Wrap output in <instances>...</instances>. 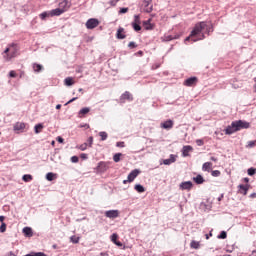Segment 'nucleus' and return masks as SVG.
I'll use <instances>...</instances> for the list:
<instances>
[{"label": "nucleus", "instance_id": "obj_1", "mask_svg": "<svg viewBox=\"0 0 256 256\" xmlns=\"http://www.w3.org/2000/svg\"><path fill=\"white\" fill-rule=\"evenodd\" d=\"M209 33H213V24L207 23L206 21L198 22L195 24L190 35L186 37L184 41L185 43H187V41L197 43V41H203V39H205V35H209Z\"/></svg>", "mask_w": 256, "mask_h": 256}, {"label": "nucleus", "instance_id": "obj_2", "mask_svg": "<svg viewBox=\"0 0 256 256\" xmlns=\"http://www.w3.org/2000/svg\"><path fill=\"white\" fill-rule=\"evenodd\" d=\"M250 124L247 121L243 120H237L231 123L230 126H228L225 129L226 135H233V133H237V131H241V129H249Z\"/></svg>", "mask_w": 256, "mask_h": 256}, {"label": "nucleus", "instance_id": "obj_3", "mask_svg": "<svg viewBox=\"0 0 256 256\" xmlns=\"http://www.w3.org/2000/svg\"><path fill=\"white\" fill-rule=\"evenodd\" d=\"M19 55V47L17 44L12 43L7 47L2 53L3 59L6 62L11 61V59H15Z\"/></svg>", "mask_w": 256, "mask_h": 256}, {"label": "nucleus", "instance_id": "obj_4", "mask_svg": "<svg viewBox=\"0 0 256 256\" xmlns=\"http://www.w3.org/2000/svg\"><path fill=\"white\" fill-rule=\"evenodd\" d=\"M99 19L90 18L86 21V29H95V27H99Z\"/></svg>", "mask_w": 256, "mask_h": 256}, {"label": "nucleus", "instance_id": "obj_5", "mask_svg": "<svg viewBox=\"0 0 256 256\" xmlns=\"http://www.w3.org/2000/svg\"><path fill=\"white\" fill-rule=\"evenodd\" d=\"M179 189H181V191H191V189H193V182L191 181L182 182L179 185Z\"/></svg>", "mask_w": 256, "mask_h": 256}, {"label": "nucleus", "instance_id": "obj_6", "mask_svg": "<svg viewBox=\"0 0 256 256\" xmlns=\"http://www.w3.org/2000/svg\"><path fill=\"white\" fill-rule=\"evenodd\" d=\"M139 173H141V171H139V169H134L132 170L129 174H128V181L129 183H133V181H135V179H137V177L139 176Z\"/></svg>", "mask_w": 256, "mask_h": 256}, {"label": "nucleus", "instance_id": "obj_7", "mask_svg": "<svg viewBox=\"0 0 256 256\" xmlns=\"http://www.w3.org/2000/svg\"><path fill=\"white\" fill-rule=\"evenodd\" d=\"M105 217L108 219H117V217H119V210H107L105 212Z\"/></svg>", "mask_w": 256, "mask_h": 256}, {"label": "nucleus", "instance_id": "obj_8", "mask_svg": "<svg viewBox=\"0 0 256 256\" xmlns=\"http://www.w3.org/2000/svg\"><path fill=\"white\" fill-rule=\"evenodd\" d=\"M145 13H151L153 11V4L151 0H144L142 3Z\"/></svg>", "mask_w": 256, "mask_h": 256}, {"label": "nucleus", "instance_id": "obj_9", "mask_svg": "<svg viewBox=\"0 0 256 256\" xmlns=\"http://www.w3.org/2000/svg\"><path fill=\"white\" fill-rule=\"evenodd\" d=\"M120 101L121 103H125V101H133V95L131 94V92L126 91L120 96Z\"/></svg>", "mask_w": 256, "mask_h": 256}, {"label": "nucleus", "instance_id": "obj_10", "mask_svg": "<svg viewBox=\"0 0 256 256\" xmlns=\"http://www.w3.org/2000/svg\"><path fill=\"white\" fill-rule=\"evenodd\" d=\"M26 124L24 122H17L14 124V131H17V133H23V131L25 130Z\"/></svg>", "mask_w": 256, "mask_h": 256}, {"label": "nucleus", "instance_id": "obj_11", "mask_svg": "<svg viewBox=\"0 0 256 256\" xmlns=\"http://www.w3.org/2000/svg\"><path fill=\"white\" fill-rule=\"evenodd\" d=\"M249 191V184L243 185L240 184L238 185V193H240V195H247Z\"/></svg>", "mask_w": 256, "mask_h": 256}, {"label": "nucleus", "instance_id": "obj_12", "mask_svg": "<svg viewBox=\"0 0 256 256\" xmlns=\"http://www.w3.org/2000/svg\"><path fill=\"white\" fill-rule=\"evenodd\" d=\"M63 13H65V10L63 8H56L50 10L51 17H59V15H63Z\"/></svg>", "mask_w": 256, "mask_h": 256}, {"label": "nucleus", "instance_id": "obj_13", "mask_svg": "<svg viewBox=\"0 0 256 256\" xmlns=\"http://www.w3.org/2000/svg\"><path fill=\"white\" fill-rule=\"evenodd\" d=\"M195 83H197V77H190L184 81V85L186 87H193V85H195Z\"/></svg>", "mask_w": 256, "mask_h": 256}, {"label": "nucleus", "instance_id": "obj_14", "mask_svg": "<svg viewBox=\"0 0 256 256\" xmlns=\"http://www.w3.org/2000/svg\"><path fill=\"white\" fill-rule=\"evenodd\" d=\"M160 127H162V129H173V120H166L165 122L160 124Z\"/></svg>", "mask_w": 256, "mask_h": 256}, {"label": "nucleus", "instance_id": "obj_15", "mask_svg": "<svg viewBox=\"0 0 256 256\" xmlns=\"http://www.w3.org/2000/svg\"><path fill=\"white\" fill-rule=\"evenodd\" d=\"M191 151H193V147L192 146H183L182 148V156L184 157H189V153H191Z\"/></svg>", "mask_w": 256, "mask_h": 256}, {"label": "nucleus", "instance_id": "obj_16", "mask_svg": "<svg viewBox=\"0 0 256 256\" xmlns=\"http://www.w3.org/2000/svg\"><path fill=\"white\" fill-rule=\"evenodd\" d=\"M193 181L196 185H203V183H205V178H203L201 174H198L196 177H193Z\"/></svg>", "mask_w": 256, "mask_h": 256}, {"label": "nucleus", "instance_id": "obj_17", "mask_svg": "<svg viewBox=\"0 0 256 256\" xmlns=\"http://www.w3.org/2000/svg\"><path fill=\"white\" fill-rule=\"evenodd\" d=\"M89 111H91V108L89 107H84L82 108L79 112H78V117H80V119H83V117H85L87 115V113H89Z\"/></svg>", "mask_w": 256, "mask_h": 256}, {"label": "nucleus", "instance_id": "obj_18", "mask_svg": "<svg viewBox=\"0 0 256 256\" xmlns=\"http://www.w3.org/2000/svg\"><path fill=\"white\" fill-rule=\"evenodd\" d=\"M143 27H144V29H146V31H153L154 26H153V24H151V19L144 21Z\"/></svg>", "mask_w": 256, "mask_h": 256}, {"label": "nucleus", "instance_id": "obj_19", "mask_svg": "<svg viewBox=\"0 0 256 256\" xmlns=\"http://www.w3.org/2000/svg\"><path fill=\"white\" fill-rule=\"evenodd\" d=\"M124 32H125L124 28H122V27L118 28L117 33H116V37L118 39H125L127 36L125 35Z\"/></svg>", "mask_w": 256, "mask_h": 256}, {"label": "nucleus", "instance_id": "obj_20", "mask_svg": "<svg viewBox=\"0 0 256 256\" xmlns=\"http://www.w3.org/2000/svg\"><path fill=\"white\" fill-rule=\"evenodd\" d=\"M175 161H177V159L175 158V155L171 154L170 158L163 160V164L164 165H171V164L175 163Z\"/></svg>", "mask_w": 256, "mask_h": 256}, {"label": "nucleus", "instance_id": "obj_21", "mask_svg": "<svg viewBox=\"0 0 256 256\" xmlns=\"http://www.w3.org/2000/svg\"><path fill=\"white\" fill-rule=\"evenodd\" d=\"M212 168H213V163H211V162H205L202 165V171H207V173H210Z\"/></svg>", "mask_w": 256, "mask_h": 256}, {"label": "nucleus", "instance_id": "obj_22", "mask_svg": "<svg viewBox=\"0 0 256 256\" xmlns=\"http://www.w3.org/2000/svg\"><path fill=\"white\" fill-rule=\"evenodd\" d=\"M23 233L25 237H31L33 235V229L31 227H24Z\"/></svg>", "mask_w": 256, "mask_h": 256}, {"label": "nucleus", "instance_id": "obj_23", "mask_svg": "<svg viewBox=\"0 0 256 256\" xmlns=\"http://www.w3.org/2000/svg\"><path fill=\"white\" fill-rule=\"evenodd\" d=\"M173 39H179V35H175V36H173V35H164L162 37V41H165V42L173 41Z\"/></svg>", "mask_w": 256, "mask_h": 256}, {"label": "nucleus", "instance_id": "obj_24", "mask_svg": "<svg viewBox=\"0 0 256 256\" xmlns=\"http://www.w3.org/2000/svg\"><path fill=\"white\" fill-rule=\"evenodd\" d=\"M65 85L67 87H71L72 85H75V80L73 79V77L65 78Z\"/></svg>", "mask_w": 256, "mask_h": 256}, {"label": "nucleus", "instance_id": "obj_25", "mask_svg": "<svg viewBox=\"0 0 256 256\" xmlns=\"http://www.w3.org/2000/svg\"><path fill=\"white\" fill-rule=\"evenodd\" d=\"M39 17H40V19H42V21H45L47 18L51 17V12L50 11L42 12L39 15Z\"/></svg>", "mask_w": 256, "mask_h": 256}, {"label": "nucleus", "instance_id": "obj_26", "mask_svg": "<svg viewBox=\"0 0 256 256\" xmlns=\"http://www.w3.org/2000/svg\"><path fill=\"white\" fill-rule=\"evenodd\" d=\"M134 189L137 191V193H145V187H143L141 184H136Z\"/></svg>", "mask_w": 256, "mask_h": 256}, {"label": "nucleus", "instance_id": "obj_27", "mask_svg": "<svg viewBox=\"0 0 256 256\" xmlns=\"http://www.w3.org/2000/svg\"><path fill=\"white\" fill-rule=\"evenodd\" d=\"M190 247L191 249H199V247H201V243L199 241L192 240Z\"/></svg>", "mask_w": 256, "mask_h": 256}, {"label": "nucleus", "instance_id": "obj_28", "mask_svg": "<svg viewBox=\"0 0 256 256\" xmlns=\"http://www.w3.org/2000/svg\"><path fill=\"white\" fill-rule=\"evenodd\" d=\"M33 69H34L35 73H41V71H43V65H41V64H34L33 65Z\"/></svg>", "mask_w": 256, "mask_h": 256}, {"label": "nucleus", "instance_id": "obj_29", "mask_svg": "<svg viewBox=\"0 0 256 256\" xmlns=\"http://www.w3.org/2000/svg\"><path fill=\"white\" fill-rule=\"evenodd\" d=\"M22 181H24L25 183H29V181H33V176L30 174H25L22 177Z\"/></svg>", "mask_w": 256, "mask_h": 256}, {"label": "nucleus", "instance_id": "obj_30", "mask_svg": "<svg viewBox=\"0 0 256 256\" xmlns=\"http://www.w3.org/2000/svg\"><path fill=\"white\" fill-rule=\"evenodd\" d=\"M23 256H47V255H45V253H43V252H30V253L25 254Z\"/></svg>", "mask_w": 256, "mask_h": 256}, {"label": "nucleus", "instance_id": "obj_31", "mask_svg": "<svg viewBox=\"0 0 256 256\" xmlns=\"http://www.w3.org/2000/svg\"><path fill=\"white\" fill-rule=\"evenodd\" d=\"M98 171H107V164H105V162H100L98 164Z\"/></svg>", "mask_w": 256, "mask_h": 256}, {"label": "nucleus", "instance_id": "obj_32", "mask_svg": "<svg viewBox=\"0 0 256 256\" xmlns=\"http://www.w3.org/2000/svg\"><path fill=\"white\" fill-rule=\"evenodd\" d=\"M42 129H43V124H36L34 127V131H35L36 135H39V133H41Z\"/></svg>", "mask_w": 256, "mask_h": 256}, {"label": "nucleus", "instance_id": "obj_33", "mask_svg": "<svg viewBox=\"0 0 256 256\" xmlns=\"http://www.w3.org/2000/svg\"><path fill=\"white\" fill-rule=\"evenodd\" d=\"M87 147H89V144L87 142H84L81 145L77 146V149H80V151H87Z\"/></svg>", "mask_w": 256, "mask_h": 256}, {"label": "nucleus", "instance_id": "obj_34", "mask_svg": "<svg viewBox=\"0 0 256 256\" xmlns=\"http://www.w3.org/2000/svg\"><path fill=\"white\" fill-rule=\"evenodd\" d=\"M132 27L134 29V31H141V24L137 23V22H132Z\"/></svg>", "mask_w": 256, "mask_h": 256}, {"label": "nucleus", "instance_id": "obj_35", "mask_svg": "<svg viewBox=\"0 0 256 256\" xmlns=\"http://www.w3.org/2000/svg\"><path fill=\"white\" fill-rule=\"evenodd\" d=\"M99 137H101V141H107L108 134L105 131L99 132Z\"/></svg>", "mask_w": 256, "mask_h": 256}, {"label": "nucleus", "instance_id": "obj_36", "mask_svg": "<svg viewBox=\"0 0 256 256\" xmlns=\"http://www.w3.org/2000/svg\"><path fill=\"white\" fill-rule=\"evenodd\" d=\"M123 154H121V153H116L114 156H113V161L115 162V163H119V161H121V156H122Z\"/></svg>", "mask_w": 256, "mask_h": 256}, {"label": "nucleus", "instance_id": "obj_37", "mask_svg": "<svg viewBox=\"0 0 256 256\" xmlns=\"http://www.w3.org/2000/svg\"><path fill=\"white\" fill-rule=\"evenodd\" d=\"M46 179H47V181H53V179H55V173H53V172L47 173Z\"/></svg>", "mask_w": 256, "mask_h": 256}, {"label": "nucleus", "instance_id": "obj_38", "mask_svg": "<svg viewBox=\"0 0 256 256\" xmlns=\"http://www.w3.org/2000/svg\"><path fill=\"white\" fill-rule=\"evenodd\" d=\"M79 239H80V237L76 236V235L70 237L71 243H74V244L79 243Z\"/></svg>", "mask_w": 256, "mask_h": 256}, {"label": "nucleus", "instance_id": "obj_39", "mask_svg": "<svg viewBox=\"0 0 256 256\" xmlns=\"http://www.w3.org/2000/svg\"><path fill=\"white\" fill-rule=\"evenodd\" d=\"M5 231H7V224H5V222H2L0 226V233H5Z\"/></svg>", "mask_w": 256, "mask_h": 256}, {"label": "nucleus", "instance_id": "obj_40", "mask_svg": "<svg viewBox=\"0 0 256 256\" xmlns=\"http://www.w3.org/2000/svg\"><path fill=\"white\" fill-rule=\"evenodd\" d=\"M212 177H219L221 175V171L219 170H212L211 171Z\"/></svg>", "mask_w": 256, "mask_h": 256}, {"label": "nucleus", "instance_id": "obj_41", "mask_svg": "<svg viewBox=\"0 0 256 256\" xmlns=\"http://www.w3.org/2000/svg\"><path fill=\"white\" fill-rule=\"evenodd\" d=\"M255 173H256V169L255 168L251 167V168L248 169V175L250 177H253V175H255Z\"/></svg>", "mask_w": 256, "mask_h": 256}, {"label": "nucleus", "instance_id": "obj_42", "mask_svg": "<svg viewBox=\"0 0 256 256\" xmlns=\"http://www.w3.org/2000/svg\"><path fill=\"white\" fill-rule=\"evenodd\" d=\"M255 145H256V141H249L246 147L247 149H253Z\"/></svg>", "mask_w": 256, "mask_h": 256}, {"label": "nucleus", "instance_id": "obj_43", "mask_svg": "<svg viewBox=\"0 0 256 256\" xmlns=\"http://www.w3.org/2000/svg\"><path fill=\"white\" fill-rule=\"evenodd\" d=\"M118 235H117V233H113L112 235H111V241H112V243H117V239H118Z\"/></svg>", "mask_w": 256, "mask_h": 256}, {"label": "nucleus", "instance_id": "obj_44", "mask_svg": "<svg viewBox=\"0 0 256 256\" xmlns=\"http://www.w3.org/2000/svg\"><path fill=\"white\" fill-rule=\"evenodd\" d=\"M218 239H227V232L222 231V232L218 235Z\"/></svg>", "mask_w": 256, "mask_h": 256}, {"label": "nucleus", "instance_id": "obj_45", "mask_svg": "<svg viewBox=\"0 0 256 256\" xmlns=\"http://www.w3.org/2000/svg\"><path fill=\"white\" fill-rule=\"evenodd\" d=\"M88 147H93V136H90L86 142Z\"/></svg>", "mask_w": 256, "mask_h": 256}, {"label": "nucleus", "instance_id": "obj_46", "mask_svg": "<svg viewBox=\"0 0 256 256\" xmlns=\"http://www.w3.org/2000/svg\"><path fill=\"white\" fill-rule=\"evenodd\" d=\"M70 160H71V163H79V157L78 156H72Z\"/></svg>", "mask_w": 256, "mask_h": 256}, {"label": "nucleus", "instance_id": "obj_47", "mask_svg": "<svg viewBox=\"0 0 256 256\" xmlns=\"http://www.w3.org/2000/svg\"><path fill=\"white\" fill-rule=\"evenodd\" d=\"M196 144L198 145V147H203V145H205V142L202 139H198L196 140Z\"/></svg>", "mask_w": 256, "mask_h": 256}, {"label": "nucleus", "instance_id": "obj_48", "mask_svg": "<svg viewBox=\"0 0 256 256\" xmlns=\"http://www.w3.org/2000/svg\"><path fill=\"white\" fill-rule=\"evenodd\" d=\"M128 47L129 49H135V47H137V44L135 42H129Z\"/></svg>", "mask_w": 256, "mask_h": 256}, {"label": "nucleus", "instance_id": "obj_49", "mask_svg": "<svg viewBox=\"0 0 256 256\" xmlns=\"http://www.w3.org/2000/svg\"><path fill=\"white\" fill-rule=\"evenodd\" d=\"M132 23H141L139 15H134V21Z\"/></svg>", "mask_w": 256, "mask_h": 256}, {"label": "nucleus", "instance_id": "obj_50", "mask_svg": "<svg viewBox=\"0 0 256 256\" xmlns=\"http://www.w3.org/2000/svg\"><path fill=\"white\" fill-rule=\"evenodd\" d=\"M127 11H129V8H121L119 13L125 14V13H127Z\"/></svg>", "mask_w": 256, "mask_h": 256}, {"label": "nucleus", "instance_id": "obj_51", "mask_svg": "<svg viewBox=\"0 0 256 256\" xmlns=\"http://www.w3.org/2000/svg\"><path fill=\"white\" fill-rule=\"evenodd\" d=\"M81 129H89V124H80L79 126Z\"/></svg>", "mask_w": 256, "mask_h": 256}, {"label": "nucleus", "instance_id": "obj_52", "mask_svg": "<svg viewBox=\"0 0 256 256\" xmlns=\"http://www.w3.org/2000/svg\"><path fill=\"white\" fill-rule=\"evenodd\" d=\"M116 147H125V142H117Z\"/></svg>", "mask_w": 256, "mask_h": 256}, {"label": "nucleus", "instance_id": "obj_53", "mask_svg": "<svg viewBox=\"0 0 256 256\" xmlns=\"http://www.w3.org/2000/svg\"><path fill=\"white\" fill-rule=\"evenodd\" d=\"M81 159H89V156L86 153L80 154Z\"/></svg>", "mask_w": 256, "mask_h": 256}, {"label": "nucleus", "instance_id": "obj_54", "mask_svg": "<svg viewBox=\"0 0 256 256\" xmlns=\"http://www.w3.org/2000/svg\"><path fill=\"white\" fill-rule=\"evenodd\" d=\"M9 76L15 78L17 77V73H15V71L12 70L9 72Z\"/></svg>", "mask_w": 256, "mask_h": 256}, {"label": "nucleus", "instance_id": "obj_55", "mask_svg": "<svg viewBox=\"0 0 256 256\" xmlns=\"http://www.w3.org/2000/svg\"><path fill=\"white\" fill-rule=\"evenodd\" d=\"M73 101H77V97L70 99L68 102L65 103V105H69L70 103H73Z\"/></svg>", "mask_w": 256, "mask_h": 256}, {"label": "nucleus", "instance_id": "obj_56", "mask_svg": "<svg viewBox=\"0 0 256 256\" xmlns=\"http://www.w3.org/2000/svg\"><path fill=\"white\" fill-rule=\"evenodd\" d=\"M58 143H63L64 139L61 136H58L57 138Z\"/></svg>", "mask_w": 256, "mask_h": 256}, {"label": "nucleus", "instance_id": "obj_57", "mask_svg": "<svg viewBox=\"0 0 256 256\" xmlns=\"http://www.w3.org/2000/svg\"><path fill=\"white\" fill-rule=\"evenodd\" d=\"M114 244L117 245V247H123V243L120 241H116Z\"/></svg>", "mask_w": 256, "mask_h": 256}, {"label": "nucleus", "instance_id": "obj_58", "mask_svg": "<svg viewBox=\"0 0 256 256\" xmlns=\"http://www.w3.org/2000/svg\"><path fill=\"white\" fill-rule=\"evenodd\" d=\"M250 198L251 199H256V193L254 192V193L250 194Z\"/></svg>", "mask_w": 256, "mask_h": 256}, {"label": "nucleus", "instance_id": "obj_59", "mask_svg": "<svg viewBox=\"0 0 256 256\" xmlns=\"http://www.w3.org/2000/svg\"><path fill=\"white\" fill-rule=\"evenodd\" d=\"M4 221H5V216H0V222L4 223Z\"/></svg>", "mask_w": 256, "mask_h": 256}, {"label": "nucleus", "instance_id": "obj_60", "mask_svg": "<svg viewBox=\"0 0 256 256\" xmlns=\"http://www.w3.org/2000/svg\"><path fill=\"white\" fill-rule=\"evenodd\" d=\"M210 159L211 161H214L215 163H217V158H215L214 156H212Z\"/></svg>", "mask_w": 256, "mask_h": 256}, {"label": "nucleus", "instance_id": "obj_61", "mask_svg": "<svg viewBox=\"0 0 256 256\" xmlns=\"http://www.w3.org/2000/svg\"><path fill=\"white\" fill-rule=\"evenodd\" d=\"M243 181L244 183H249V178H244Z\"/></svg>", "mask_w": 256, "mask_h": 256}, {"label": "nucleus", "instance_id": "obj_62", "mask_svg": "<svg viewBox=\"0 0 256 256\" xmlns=\"http://www.w3.org/2000/svg\"><path fill=\"white\" fill-rule=\"evenodd\" d=\"M254 83H255L254 89H255V92H256V78H254Z\"/></svg>", "mask_w": 256, "mask_h": 256}, {"label": "nucleus", "instance_id": "obj_63", "mask_svg": "<svg viewBox=\"0 0 256 256\" xmlns=\"http://www.w3.org/2000/svg\"><path fill=\"white\" fill-rule=\"evenodd\" d=\"M56 109H61V104L56 105Z\"/></svg>", "mask_w": 256, "mask_h": 256}, {"label": "nucleus", "instance_id": "obj_64", "mask_svg": "<svg viewBox=\"0 0 256 256\" xmlns=\"http://www.w3.org/2000/svg\"><path fill=\"white\" fill-rule=\"evenodd\" d=\"M252 256H256V250L252 251Z\"/></svg>", "mask_w": 256, "mask_h": 256}]
</instances>
